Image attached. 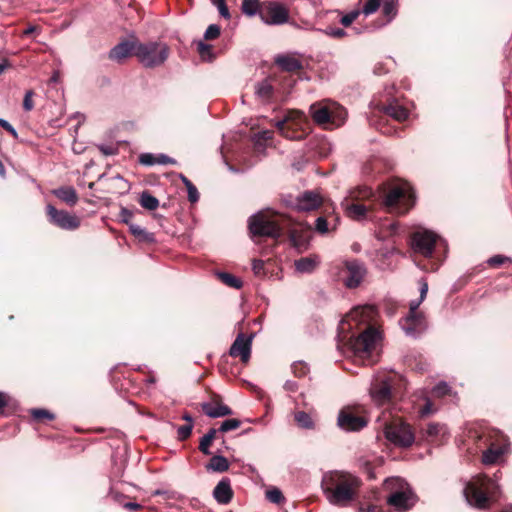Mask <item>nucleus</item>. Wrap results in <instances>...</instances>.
Masks as SVG:
<instances>
[{
  "instance_id": "2",
  "label": "nucleus",
  "mask_w": 512,
  "mask_h": 512,
  "mask_svg": "<svg viewBox=\"0 0 512 512\" xmlns=\"http://www.w3.org/2000/svg\"><path fill=\"white\" fill-rule=\"evenodd\" d=\"M378 310L373 305L354 307L339 325L340 342L360 360L370 357L381 339L380 331L374 322Z\"/></svg>"
},
{
  "instance_id": "47",
  "label": "nucleus",
  "mask_w": 512,
  "mask_h": 512,
  "mask_svg": "<svg viewBox=\"0 0 512 512\" xmlns=\"http://www.w3.org/2000/svg\"><path fill=\"white\" fill-rule=\"evenodd\" d=\"M193 424H185L177 428V437L180 441L188 439L192 433Z\"/></svg>"
},
{
  "instance_id": "12",
  "label": "nucleus",
  "mask_w": 512,
  "mask_h": 512,
  "mask_svg": "<svg viewBox=\"0 0 512 512\" xmlns=\"http://www.w3.org/2000/svg\"><path fill=\"white\" fill-rule=\"evenodd\" d=\"M436 246H443L446 248L447 243L432 231L419 230L412 235V248L414 252L424 256L425 258L432 257Z\"/></svg>"
},
{
  "instance_id": "40",
  "label": "nucleus",
  "mask_w": 512,
  "mask_h": 512,
  "mask_svg": "<svg viewBox=\"0 0 512 512\" xmlns=\"http://www.w3.org/2000/svg\"><path fill=\"white\" fill-rule=\"evenodd\" d=\"M197 50L202 60L213 61L215 59L213 47L210 44L200 41L198 43Z\"/></svg>"
},
{
  "instance_id": "64",
  "label": "nucleus",
  "mask_w": 512,
  "mask_h": 512,
  "mask_svg": "<svg viewBox=\"0 0 512 512\" xmlns=\"http://www.w3.org/2000/svg\"><path fill=\"white\" fill-rule=\"evenodd\" d=\"M218 432H220L219 429L211 428L204 436L209 438L211 441H214L217 438Z\"/></svg>"
},
{
  "instance_id": "63",
  "label": "nucleus",
  "mask_w": 512,
  "mask_h": 512,
  "mask_svg": "<svg viewBox=\"0 0 512 512\" xmlns=\"http://www.w3.org/2000/svg\"><path fill=\"white\" fill-rule=\"evenodd\" d=\"M123 507L130 511H136L141 508V505L136 502H126Z\"/></svg>"
},
{
  "instance_id": "60",
  "label": "nucleus",
  "mask_w": 512,
  "mask_h": 512,
  "mask_svg": "<svg viewBox=\"0 0 512 512\" xmlns=\"http://www.w3.org/2000/svg\"><path fill=\"white\" fill-rule=\"evenodd\" d=\"M216 7H217L221 17H223V18H225L227 20L231 18V14L229 12V9H228L226 3L225 4H221V5H217Z\"/></svg>"
},
{
  "instance_id": "45",
  "label": "nucleus",
  "mask_w": 512,
  "mask_h": 512,
  "mask_svg": "<svg viewBox=\"0 0 512 512\" xmlns=\"http://www.w3.org/2000/svg\"><path fill=\"white\" fill-rule=\"evenodd\" d=\"M266 498L275 504H280L284 501V496L278 488H272L266 491Z\"/></svg>"
},
{
  "instance_id": "61",
  "label": "nucleus",
  "mask_w": 512,
  "mask_h": 512,
  "mask_svg": "<svg viewBox=\"0 0 512 512\" xmlns=\"http://www.w3.org/2000/svg\"><path fill=\"white\" fill-rule=\"evenodd\" d=\"M99 150L106 156L114 155L116 153V149L108 145H100Z\"/></svg>"
},
{
  "instance_id": "44",
  "label": "nucleus",
  "mask_w": 512,
  "mask_h": 512,
  "mask_svg": "<svg viewBox=\"0 0 512 512\" xmlns=\"http://www.w3.org/2000/svg\"><path fill=\"white\" fill-rule=\"evenodd\" d=\"M292 372L296 377H303L308 374L309 367L302 361L294 362L291 366Z\"/></svg>"
},
{
  "instance_id": "43",
  "label": "nucleus",
  "mask_w": 512,
  "mask_h": 512,
  "mask_svg": "<svg viewBox=\"0 0 512 512\" xmlns=\"http://www.w3.org/2000/svg\"><path fill=\"white\" fill-rule=\"evenodd\" d=\"M240 425H241V422L238 419H226L221 423V425L219 427V431L221 433H226L231 430H235V429L239 428Z\"/></svg>"
},
{
  "instance_id": "30",
  "label": "nucleus",
  "mask_w": 512,
  "mask_h": 512,
  "mask_svg": "<svg viewBox=\"0 0 512 512\" xmlns=\"http://www.w3.org/2000/svg\"><path fill=\"white\" fill-rule=\"evenodd\" d=\"M275 62L281 69L288 72L297 71L302 67L298 59L287 55L277 56Z\"/></svg>"
},
{
  "instance_id": "51",
  "label": "nucleus",
  "mask_w": 512,
  "mask_h": 512,
  "mask_svg": "<svg viewBox=\"0 0 512 512\" xmlns=\"http://www.w3.org/2000/svg\"><path fill=\"white\" fill-rule=\"evenodd\" d=\"M450 387L448 386L447 383L445 382H441L439 384H437L433 389H432V394L435 396V397H443L447 394L450 393Z\"/></svg>"
},
{
  "instance_id": "24",
  "label": "nucleus",
  "mask_w": 512,
  "mask_h": 512,
  "mask_svg": "<svg viewBox=\"0 0 512 512\" xmlns=\"http://www.w3.org/2000/svg\"><path fill=\"white\" fill-rule=\"evenodd\" d=\"M383 111L386 115L395 119L398 122L405 121L409 116V111L398 102L393 101L383 107Z\"/></svg>"
},
{
  "instance_id": "62",
  "label": "nucleus",
  "mask_w": 512,
  "mask_h": 512,
  "mask_svg": "<svg viewBox=\"0 0 512 512\" xmlns=\"http://www.w3.org/2000/svg\"><path fill=\"white\" fill-rule=\"evenodd\" d=\"M284 389L289 392H296L298 389V384L295 381L287 380L284 384Z\"/></svg>"
},
{
  "instance_id": "14",
  "label": "nucleus",
  "mask_w": 512,
  "mask_h": 512,
  "mask_svg": "<svg viewBox=\"0 0 512 512\" xmlns=\"http://www.w3.org/2000/svg\"><path fill=\"white\" fill-rule=\"evenodd\" d=\"M46 213L49 222L60 229L74 231L80 226L81 221L79 217L65 210H57L51 204L47 205Z\"/></svg>"
},
{
  "instance_id": "33",
  "label": "nucleus",
  "mask_w": 512,
  "mask_h": 512,
  "mask_svg": "<svg viewBox=\"0 0 512 512\" xmlns=\"http://www.w3.org/2000/svg\"><path fill=\"white\" fill-rule=\"evenodd\" d=\"M427 292H428V284L424 279H421V281H420V298L418 300H412L410 302L408 314H413V315L422 314L421 312L418 311V308H419L420 304L422 303V301L425 299Z\"/></svg>"
},
{
  "instance_id": "3",
  "label": "nucleus",
  "mask_w": 512,
  "mask_h": 512,
  "mask_svg": "<svg viewBox=\"0 0 512 512\" xmlns=\"http://www.w3.org/2000/svg\"><path fill=\"white\" fill-rule=\"evenodd\" d=\"M248 227L253 236L277 239L285 230L289 231L290 241L298 251L307 249L310 238V227L293 225L292 220L282 213L266 209L249 218Z\"/></svg>"
},
{
  "instance_id": "13",
  "label": "nucleus",
  "mask_w": 512,
  "mask_h": 512,
  "mask_svg": "<svg viewBox=\"0 0 512 512\" xmlns=\"http://www.w3.org/2000/svg\"><path fill=\"white\" fill-rule=\"evenodd\" d=\"M260 19L267 25H282L289 19L288 10L279 2L263 1Z\"/></svg>"
},
{
  "instance_id": "42",
  "label": "nucleus",
  "mask_w": 512,
  "mask_h": 512,
  "mask_svg": "<svg viewBox=\"0 0 512 512\" xmlns=\"http://www.w3.org/2000/svg\"><path fill=\"white\" fill-rule=\"evenodd\" d=\"M446 433V426L440 423H429L427 426L426 434L428 437H435L444 435Z\"/></svg>"
},
{
  "instance_id": "55",
  "label": "nucleus",
  "mask_w": 512,
  "mask_h": 512,
  "mask_svg": "<svg viewBox=\"0 0 512 512\" xmlns=\"http://www.w3.org/2000/svg\"><path fill=\"white\" fill-rule=\"evenodd\" d=\"M508 260H509V258L505 257L503 255H494L491 258H489L487 262L490 266L497 267V266L504 264Z\"/></svg>"
},
{
  "instance_id": "53",
  "label": "nucleus",
  "mask_w": 512,
  "mask_h": 512,
  "mask_svg": "<svg viewBox=\"0 0 512 512\" xmlns=\"http://www.w3.org/2000/svg\"><path fill=\"white\" fill-rule=\"evenodd\" d=\"M213 441H211L209 438H207L206 436H203L201 439H200V443H199V450L204 454V455H210L211 454V451H210V445L212 444Z\"/></svg>"
},
{
  "instance_id": "52",
  "label": "nucleus",
  "mask_w": 512,
  "mask_h": 512,
  "mask_svg": "<svg viewBox=\"0 0 512 512\" xmlns=\"http://www.w3.org/2000/svg\"><path fill=\"white\" fill-rule=\"evenodd\" d=\"M139 162L142 165L152 166L156 164V155L152 153H143L139 156Z\"/></svg>"
},
{
  "instance_id": "5",
  "label": "nucleus",
  "mask_w": 512,
  "mask_h": 512,
  "mask_svg": "<svg viewBox=\"0 0 512 512\" xmlns=\"http://www.w3.org/2000/svg\"><path fill=\"white\" fill-rule=\"evenodd\" d=\"M463 493L468 504L477 509H487L501 494L497 481L486 475L473 477L466 484Z\"/></svg>"
},
{
  "instance_id": "22",
  "label": "nucleus",
  "mask_w": 512,
  "mask_h": 512,
  "mask_svg": "<svg viewBox=\"0 0 512 512\" xmlns=\"http://www.w3.org/2000/svg\"><path fill=\"white\" fill-rule=\"evenodd\" d=\"M213 497L217 503L227 505L233 498V490L229 478L221 479L213 490Z\"/></svg>"
},
{
  "instance_id": "6",
  "label": "nucleus",
  "mask_w": 512,
  "mask_h": 512,
  "mask_svg": "<svg viewBox=\"0 0 512 512\" xmlns=\"http://www.w3.org/2000/svg\"><path fill=\"white\" fill-rule=\"evenodd\" d=\"M309 110L314 122L329 130L342 126L347 118L346 109L330 100L314 103Z\"/></svg>"
},
{
  "instance_id": "10",
  "label": "nucleus",
  "mask_w": 512,
  "mask_h": 512,
  "mask_svg": "<svg viewBox=\"0 0 512 512\" xmlns=\"http://www.w3.org/2000/svg\"><path fill=\"white\" fill-rule=\"evenodd\" d=\"M384 434L389 442L401 448H408L415 441L411 426L400 420L385 422Z\"/></svg>"
},
{
  "instance_id": "25",
  "label": "nucleus",
  "mask_w": 512,
  "mask_h": 512,
  "mask_svg": "<svg viewBox=\"0 0 512 512\" xmlns=\"http://www.w3.org/2000/svg\"><path fill=\"white\" fill-rule=\"evenodd\" d=\"M52 193L69 206H74L78 202L77 192L72 186H62L54 189Z\"/></svg>"
},
{
  "instance_id": "1",
  "label": "nucleus",
  "mask_w": 512,
  "mask_h": 512,
  "mask_svg": "<svg viewBox=\"0 0 512 512\" xmlns=\"http://www.w3.org/2000/svg\"><path fill=\"white\" fill-rule=\"evenodd\" d=\"M381 198V205L389 212L397 215L407 213L415 203V195L407 182L391 185L383 195L375 194L370 187L360 186L349 190L341 201V207L347 217L355 221L368 218L371 205L365 204Z\"/></svg>"
},
{
  "instance_id": "48",
  "label": "nucleus",
  "mask_w": 512,
  "mask_h": 512,
  "mask_svg": "<svg viewBox=\"0 0 512 512\" xmlns=\"http://www.w3.org/2000/svg\"><path fill=\"white\" fill-rule=\"evenodd\" d=\"M360 11L359 10H353L347 14H345L341 19H340V23L344 26V27H349L357 18L358 16L360 15Z\"/></svg>"
},
{
  "instance_id": "54",
  "label": "nucleus",
  "mask_w": 512,
  "mask_h": 512,
  "mask_svg": "<svg viewBox=\"0 0 512 512\" xmlns=\"http://www.w3.org/2000/svg\"><path fill=\"white\" fill-rule=\"evenodd\" d=\"M186 189H187V193H188V200L191 203H196L199 200V192H198L197 188L192 183L191 185H188V187H186Z\"/></svg>"
},
{
  "instance_id": "59",
  "label": "nucleus",
  "mask_w": 512,
  "mask_h": 512,
  "mask_svg": "<svg viewBox=\"0 0 512 512\" xmlns=\"http://www.w3.org/2000/svg\"><path fill=\"white\" fill-rule=\"evenodd\" d=\"M156 164L167 165V164H176V160L167 156L166 154H157L156 155Z\"/></svg>"
},
{
  "instance_id": "26",
  "label": "nucleus",
  "mask_w": 512,
  "mask_h": 512,
  "mask_svg": "<svg viewBox=\"0 0 512 512\" xmlns=\"http://www.w3.org/2000/svg\"><path fill=\"white\" fill-rule=\"evenodd\" d=\"M381 13L385 21L382 25L392 22L398 14L399 0H382Z\"/></svg>"
},
{
  "instance_id": "41",
  "label": "nucleus",
  "mask_w": 512,
  "mask_h": 512,
  "mask_svg": "<svg viewBox=\"0 0 512 512\" xmlns=\"http://www.w3.org/2000/svg\"><path fill=\"white\" fill-rule=\"evenodd\" d=\"M381 4L382 0H366L360 12L365 16L372 15L379 10Z\"/></svg>"
},
{
  "instance_id": "50",
  "label": "nucleus",
  "mask_w": 512,
  "mask_h": 512,
  "mask_svg": "<svg viewBox=\"0 0 512 512\" xmlns=\"http://www.w3.org/2000/svg\"><path fill=\"white\" fill-rule=\"evenodd\" d=\"M31 415L35 420H42V419L53 420L54 419V415L45 409H33L31 411Z\"/></svg>"
},
{
  "instance_id": "4",
  "label": "nucleus",
  "mask_w": 512,
  "mask_h": 512,
  "mask_svg": "<svg viewBox=\"0 0 512 512\" xmlns=\"http://www.w3.org/2000/svg\"><path fill=\"white\" fill-rule=\"evenodd\" d=\"M361 484L360 478L345 471L327 472L321 481L328 502L339 507H347L357 499Z\"/></svg>"
},
{
  "instance_id": "8",
  "label": "nucleus",
  "mask_w": 512,
  "mask_h": 512,
  "mask_svg": "<svg viewBox=\"0 0 512 512\" xmlns=\"http://www.w3.org/2000/svg\"><path fill=\"white\" fill-rule=\"evenodd\" d=\"M169 52V47L163 42H138L136 45V57L146 68L162 65L168 59Z\"/></svg>"
},
{
  "instance_id": "27",
  "label": "nucleus",
  "mask_w": 512,
  "mask_h": 512,
  "mask_svg": "<svg viewBox=\"0 0 512 512\" xmlns=\"http://www.w3.org/2000/svg\"><path fill=\"white\" fill-rule=\"evenodd\" d=\"M255 95L262 102H268L273 98L274 88L271 80L265 79L255 85Z\"/></svg>"
},
{
  "instance_id": "16",
  "label": "nucleus",
  "mask_w": 512,
  "mask_h": 512,
  "mask_svg": "<svg viewBox=\"0 0 512 512\" xmlns=\"http://www.w3.org/2000/svg\"><path fill=\"white\" fill-rule=\"evenodd\" d=\"M254 334L239 333L229 349L231 357H239L243 363H247L251 356V348Z\"/></svg>"
},
{
  "instance_id": "39",
  "label": "nucleus",
  "mask_w": 512,
  "mask_h": 512,
  "mask_svg": "<svg viewBox=\"0 0 512 512\" xmlns=\"http://www.w3.org/2000/svg\"><path fill=\"white\" fill-rule=\"evenodd\" d=\"M421 396L424 399V404L418 407V413L421 417H427L436 412V408L434 407L430 398L427 397L424 391L421 392Z\"/></svg>"
},
{
  "instance_id": "36",
  "label": "nucleus",
  "mask_w": 512,
  "mask_h": 512,
  "mask_svg": "<svg viewBox=\"0 0 512 512\" xmlns=\"http://www.w3.org/2000/svg\"><path fill=\"white\" fill-rule=\"evenodd\" d=\"M217 277L222 283H224L228 287L235 289H240L242 287V281L230 273L219 272L217 273Z\"/></svg>"
},
{
  "instance_id": "56",
  "label": "nucleus",
  "mask_w": 512,
  "mask_h": 512,
  "mask_svg": "<svg viewBox=\"0 0 512 512\" xmlns=\"http://www.w3.org/2000/svg\"><path fill=\"white\" fill-rule=\"evenodd\" d=\"M0 126L6 130L13 138H18V133L15 128L5 119L0 118Z\"/></svg>"
},
{
  "instance_id": "17",
  "label": "nucleus",
  "mask_w": 512,
  "mask_h": 512,
  "mask_svg": "<svg viewBox=\"0 0 512 512\" xmlns=\"http://www.w3.org/2000/svg\"><path fill=\"white\" fill-rule=\"evenodd\" d=\"M338 426L347 432L359 431L368 421L365 417L357 415L351 409H342L338 415Z\"/></svg>"
},
{
  "instance_id": "32",
  "label": "nucleus",
  "mask_w": 512,
  "mask_h": 512,
  "mask_svg": "<svg viewBox=\"0 0 512 512\" xmlns=\"http://www.w3.org/2000/svg\"><path fill=\"white\" fill-rule=\"evenodd\" d=\"M206 469L208 471L222 473L229 469V462L224 456L215 455L210 459L209 463L206 465Z\"/></svg>"
},
{
  "instance_id": "38",
  "label": "nucleus",
  "mask_w": 512,
  "mask_h": 512,
  "mask_svg": "<svg viewBox=\"0 0 512 512\" xmlns=\"http://www.w3.org/2000/svg\"><path fill=\"white\" fill-rule=\"evenodd\" d=\"M129 229L134 236L138 237L142 241L152 242L154 240V235L152 233L147 232L137 224H130Z\"/></svg>"
},
{
  "instance_id": "58",
  "label": "nucleus",
  "mask_w": 512,
  "mask_h": 512,
  "mask_svg": "<svg viewBox=\"0 0 512 512\" xmlns=\"http://www.w3.org/2000/svg\"><path fill=\"white\" fill-rule=\"evenodd\" d=\"M264 261L259 259H254L252 262V270L256 276H260L264 272Z\"/></svg>"
},
{
  "instance_id": "29",
  "label": "nucleus",
  "mask_w": 512,
  "mask_h": 512,
  "mask_svg": "<svg viewBox=\"0 0 512 512\" xmlns=\"http://www.w3.org/2000/svg\"><path fill=\"white\" fill-rule=\"evenodd\" d=\"M505 448L492 444L486 451L483 452L482 462L486 465L495 464L504 454Z\"/></svg>"
},
{
  "instance_id": "7",
  "label": "nucleus",
  "mask_w": 512,
  "mask_h": 512,
  "mask_svg": "<svg viewBox=\"0 0 512 512\" xmlns=\"http://www.w3.org/2000/svg\"><path fill=\"white\" fill-rule=\"evenodd\" d=\"M384 488L389 491L387 503L398 512L409 510L415 503V496L408 483L400 477L386 479Z\"/></svg>"
},
{
  "instance_id": "31",
  "label": "nucleus",
  "mask_w": 512,
  "mask_h": 512,
  "mask_svg": "<svg viewBox=\"0 0 512 512\" xmlns=\"http://www.w3.org/2000/svg\"><path fill=\"white\" fill-rule=\"evenodd\" d=\"M263 2L260 0H243L241 4V11L248 17L260 16Z\"/></svg>"
},
{
  "instance_id": "19",
  "label": "nucleus",
  "mask_w": 512,
  "mask_h": 512,
  "mask_svg": "<svg viewBox=\"0 0 512 512\" xmlns=\"http://www.w3.org/2000/svg\"><path fill=\"white\" fill-rule=\"evenodd\" d=\"M322 203V197L314 191H306L299 195L291 204L298 211H312Z\"/></svg>"
},
{
  "instance_id": "28",
  "label": "nucleus",
  "mask_w": 512,
  "mask_h": 512,
  "mask_svg": "<svg viewBox=\"0 0 512 512\" xmlns=\"http://www.w3.org/2000/svg\"><path fill=\"white\" fill-rule=\"evenodd\" d=\"M273 138V131L263 130L256 133L253 137L254 150L258 154H263L268 142Z\"/></svg>"
},
{
  "instance_id": "18",
  "label": "nucleus",
  "mask_w": 512,
  "mask_h": 512,
  "mask_svg": "<svg viewBox=\"0 0 512 512\" xmlns=\"http://www.w3.org/2000/svg\"><path fill=\"white\" fill-rule=\"evenodd\" d=\"M402 330L407 336L418 337L427 329V321L423 314H407L399 321Z\"/></svg>"
},
{
  "instance_id": "23",
  "label": "nucleus",
  "mask_w": 512,
  "mask_h": 512,
  "mask_svg": "<svg viewBox=\"0 0 512 512\" xmlns=\"http://www.w3.org/2000/svg\"><path fill=\"white\" fill-rule=\"evenodd\" d=\"M202 411L210 418H219L232 414V410L218 401L205 402L201 405Z\"/></svg>"
},
{
  "instance_id": "34",
  "label": "nucleus",
  "mask_w": 512,
  "mask_h": 512,
  "mask_svg": "<svg viewBox=\"0 0 512 512\" xmlns=\"http://www.w3.org/2000/svg\"><path fill=\"white\" fill-rule=\"evenodd\" d=\"M139 204L143 208H145V209H147L149 211H153V210H156L158 208L159 201L151 193H149L148 191H144L140 195Z\"/></svg>"
},
{
  "instance_id": "46",
  "label": "nucleus",
  "mask_w": 512,
  "mask_h": 512,
  "mask_svg": "<svg viewBox=\"0 0 512 512\" xmlns=\"http://www.w3.org/2000/svg\"><path fill=\"white\" fill-rule=\"evenodd\" d=\"M323 32L325 35L335 39H342L347 35V32L339 27H327Z\"/></svg>"
},
{
  "instance_id": "21",
  "label": "nucleus",
  "mask_w": 512,
  "mask_h": 512,
  "mask_svg": "<svg viewBox=\"0 0 512 512\" xmlns=\"http://www.w3.org/2000/svg\"><path fill=\"white\" fill-rule=\"evenodd\" d=\"M137 41H123L113 47L109 53L111 60L121 62L131 54L136 56V45Z\"/></svg>"
},
{
  "instance_id": "37",
  "label": "nucleus",
  "mask_w": 512,
  "mask_h": 512,
  "mask_svg": "<svg viewBox=\"0 0 512 512\" xmlns=\"http://www.w3.org/2000/svg\"><path fill=\"white\" fill-rule=\"evenodd\" d=\"M294 419L299 427L304 429H312L314 427V422L311 418V416L304 412V411H298L294 415Z\"/></svg>"
},
{
  "instance_id": "20",
  "label": "nucleus",
  "mask_w": 512,
  "mask_h": 512,
  "mask_svg": "<svg viewBox=\"0 0 512 512\" xmlns=\"http://www.w3.org/2000/svg\"><path fill=\"white\" fill-rule=\"evenodd\" d=\"M340 223V217L334 212L319 216L315 220V231L321 235L335 231Z\"/></svg>"
},
{
  "instance_id": "49",
  "label": "nucleus",
  "mask_w": 512,
  "mask_h": 512,
  "mask_svg": "<svg viewBox=\"0 0 512 512\" xmlns=\"http://www.w3.org/2000/svg\"><path fill=\"white\" fill-rule=\"evenodd\" d=\"M221 29L217 24H211L208 26L204 33L205 40H213L216 39L220 35Z\"/></svg>"
},
{
  "instance_id": "11",
  "label": "nucleus",
  "mask_w": 512,
  "mask_h": 512,
  "mask_svg": "<svg viewBox=\"0 0 512 512\" xmlns=\"http://www.w3.org/2000/svg\"><path fill=\"white\" fill-rule=\"evenodd\" d=\"M394 378V375L384 371L375 374L369 391L370 396L376 405L382 406L390 403L392 399V385Z\"/></svg>"
},
{
  "instance_id": "57",
  "label": "nucleus",
  "mask_w": 512,
  "mask_h": 512,
  "mask_svg": "<svg viewBox=\"0 0 512 512\" xmlns=\"http://www.w3.org/2000/svg\"><path fill=\"white\" fill-rule=\"evenodd\" d=\"M33 91L29 90L25 93L24 100H23V108L26 111H31L34 107L33 101H32Z\"/></svg>"
},
{
  "instance_id": "9",
  "label": "nucleus",
  "mask_w": 512,
  "mask_h": 512,
  "mask_svg": "<svg viewBox=\"0 0 512 512\" xmlns=\"http://www.w3.org/2000/svg\"><path fill=\"white\" fill-rule=\"evenodd\" d=\"M278 131L291 140H301L307 134V119L303 112L289 111L275 123Z\"/></svg>"
},
{
  "instance_id": "35",
  "label": "nucleus",
  "mask_w": 512,
  "mask_h": 512,
  "mask_svg": "<svg viewBox=\"0 0 512 512\" xmlns=\"http://www.w3.org/2000/svg\"><path fill=\"white\" fill-rule=\"evenodd\" d=\"M316 267V261L310 257H303L295 261V268L300 273H311Z\"/></svg>"
},
{
  "instance_id": "15",
  "label": "nucleus",
  "mask_w": 512,
  "mask_h": 512,
  "mask_svg": "<svg viewBox=\"0 0 512 512\" xmlns=\"http://www.w3.org/2000/svg\"><path fill=\"white\" fill-rule=\"evenodd\" d=\"M366 275L364 264L358 260H348L341 271L343 283L348 288H356Z\"/></svg>"
}]
</instances>
